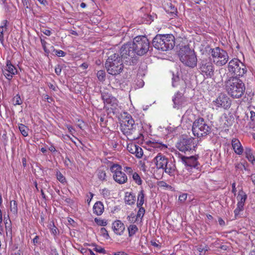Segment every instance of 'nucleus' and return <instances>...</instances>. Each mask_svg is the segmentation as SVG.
Segmentation results:
<instances>
[{
  "label": "nucleus",
  "instance_id": "nucleus-32",
  "mask_svg": "<svg viewBox=\"0 0 255 255\" xmlns=\"http://www.w3.org/2000/svg\"><path fill=\"white\" fill-rule=\"evenodd\" d=\"M18 128L23 136L26 137L28 135V128L27 127L21 124L19 125Z\"/></svg>",
  "mask_w": 255,
  "mask_h": 255
},
{
  "label": "nucleus",
  "instance_id": "nucleus-44",
  "mask_svg": "<svg viewBox=\"0 0 255 255\" xmlns=\"http://www.w3.org/2000/svg\"><path fill=\"white\" fill-rule=\"evenodd\" d=\"M101 194L104 198H108L110 195V191L107 188H104L101 191Z\"/></svg>",
  "mask_w": 255,
  "mask_h": 255
},
{
  "label": "nucleus",
  "instance_id": "nucleus-28",
  "mask_svg": "<svg viewBox=\"0 0 255 255\" xmlns=\"http://www.w3.org/2000/svg\"><path fill=\"white\" fill-rule=\"evenodd\" d=\"M245 153L246 156L249 161H250L253 164H254L255 163V159L254 156L252 154L251 149L248 147L246 148Z\"/></svg>",
  "mask_w": 255,
  "mask_h": 255
},
{
  "label": "nucleus",
  "instance_id": "nucleus-13",
  "mask_svg": "<svg viewBox=\"0 0 255 255\" xmlns=\"http://www.w3.org/2000/svg\"><path fill=\"white\" fill-rule=\"evenodd\" d=\"M120 55L121 58L125 62H128V60L134 57L135 55L131 43H127L122 46L120 49Z\"/></svg>",
  "mask_w": 255,
  "mask_h": 255
},
{
  "label": "nucleus",
  "instance_id": "nucleus-2",
  "mask_svg": "<svg viewBox=\"0 0 255 255\" xmlns=\"http://www.w3.org/2000/svg\"><path fill=\"white\" fill-rule=\"evenodd\" d=\"M123 120L121 123V130L124 134L126 135L129 140H134L138 137L133 135L135 131L136 125L134 121L130 114L124 112L122 116Z\"/></svg>",
  "mask_w": 255,
  "mask_h": 255
},
{
  "label": "nucleus",
  "instance_id": "nucleus-4",
  "mask_svg": "<svg viewBox=\"0 0 255 255\" xmlns=\"http://www.w3.org/2000/svg\"><path fill=\"white\" fill-rule=\"evenodd\" d=\"M174 38L171 34L157 35L153 38L152 44L156 49L166 51L173 48L175 44Z\"/></svg>",
  "mask_w": 255,
  "mask_h": 255
},
{
  "label": "nucleus",
  "instance_id": "nucleus-14",
  "mask_svg": "<svg viewBox=\"0 0 255 255\" xmlns=\"http://www.w3.org/2000/svg\"><path fill=\"white\" fill-rule=\"evenodd\" d=\"M247 199V195L242 190H239L237 197V208L234 210L235 217L237 218L240 214V212L243 211L244 209V206L246 201Z\"/></svg>",
  "mask_w": 255,
  "mask_h": 255
},
{
  "label": "nucleus",
  "instance_id": "nucleus-12",
  "mask_svg": "<svg viewBox=\"0 0 255 255\" xmlns=\"http://www.w3.org/2000/svg\"><path fill=\"white\" fill-rule=\"evenodd\" d=\"M101 97L104 103V107L106 109H111L114 110L118 106V100L106 91H103L101 94Z\"/></svg>",
  "mask_w": 255,
  "mask_h": 255
},
{
  "label": "nucleus",
  "instance_id": "nucleus-50",
  "mask_svg": "<svg viewBox=\"0 0 255 255\" xmlns=\"http://www.w3.org/2000/svg\"><path fill=\"white\" fill-rule=\"evenodd\" d=\"M187 194L186 193H183L180 195L178 197V200L181 202H184L187 199Z\"/></svg>",
  "mask_w": 255,
  "mask_h": 255
},
{
  "label": "nucleus",
  "instance_id": "nucleus-36",
  "mask_svg": "<svg viewBox=\"0 0 255 255\" xmlns=\"http://www.w3.org/2000/svg\"><path fill=\"white\" fill-rule=\"evenodd\" d=\"M48 228L50 230L51 233L54 236H56L59 233V231L55 224H49Z\"/></svg>",
  "mask_w": 255,
  "mask_h": 255
},
{
  "label": "nucleus",
  "instance_id": "nucleus-54",
  "mask_svg": "<svg viewBox=\"0 0 255 255\" xmlns=\"http://www.w3.org/2000/svg\"><path fill=\"white\" fill-rule=\"evenodd\" d=\"M4 225L5 227L6 234L7 235V234H8V230L9 232V233L10 234H11V224H4Z\"/></svg>",
  "mask_w": 255,
  "mask_h": 255
},
{
  "label": "nucleus",
  "instance_id": "nucleus-63",
  "mask_svg": "<svg viewBox=\"0 0 255 255\" xmlns=\"http://www.w3.org/2000/svg\"><path fill=\"white\" fill-rule=\"evenodd\" d=\"M159 185L160 186L163 187H168L169 186L168 184H167L166 182L164 181L160 182Z\"/></svg>",
  "mask_w": 255,
  "mask_h": 255
},
{
  "label": "nucleus",
  "instance_id": "nucleus-6",
  "mask_svg": "<svg viewBox=\"0 0 255 255\" xmlns=\"http://www.w3.org/2000/svg\"><path fill=\"white\" fill-rule=\"evenodd\" d=\"M131 44L135 55H143L149 50V42L147 37L144 36L135 37Z\"/></svg>",
  "mask_w": 255,
  "mask_h": 255
},
{
  "label": "nucleus",
  "instance_id": "nucleus-56",
  "mask_svg": "<svg viewBox=\"0 0 255 255\" xmlns=\"http://www.w3.org/2000/svg\"><path fill=\"white\" fill-rule=\"evenodd\" d=\"M7 23L8 21L7 20H4L2 22V25L0 26L2 28H4L5 30L7 29Z\"/></svg>",
  "mask_w": 255,
  "mask_h": 255
},
{
  "label": "nucleus",
  "instance_id": "nucleus-41",
  "mask_svg": "<svg viewBox=\"0 0 255 255\" xmlns=\"http://www.w3.org/2000/svg\"><path fill=\"white\" fill-rule=\"evenodd\" d=\"M53 51L55 53V54L58 57H64L66 55V53L61 50H56L53 46L51 47Z\"/></svg>",
  "mask_w": 255,
  "mask_h": 255
},
{
  "label": "nucleus",
  "instance_id": "nucleus-49",
  "mask_svg": "<svg viewBox=\"0 0 255 255\" xmlns=\"http://www.w3.org/2000/svg\"><path fill=\"white\" fill-rule=\"evenodd\" d=\"M179 81V78L178 76L174 77L173 76L172 78V86L174 87L177 86Z\"/></svg>",
  "mask_w": 255,
  "mask_h": 255
},
{
  "label": "nucleus",
  "instance_id": "nucleus-46",
  "mask_svg": "<svg viewBox=\"0 0 255 255\" xmlns=\"http://www.w3.org/2000/svg\"><path fill=\"white\" fill-rule=\"evenodd\" d=\"M41 43L44 52L48 55L50 52V50L46 48L47 42L42 39H41Z\"/></svg>",
  "mask_w": 255,
  "mask_h": 255
},
{
  "label": "nucleus",
  "instance_id": "nucleus-57",
  "mask_svg": "<svg viewBox=\"0 0 255 255\" xmlns=\"http://www.w3.org/2000/svg\"><path fill=\"white\" fill-rule=\"evenodd\" d=\"M39 238V237L38 236H36L35 238L33 239V243L34 244V245H35L36 244H39L40 243V242H39L38 241Z\"/></svg>",
  "mask_w": 255,
  "mask_h": 255
},
{
  "label": "nucleus",
  "instance_id": "nucleus-3",
  "mask_svg": "<svg viewBox=\"0 0 255 255\" xmlns=\"http://www.w3.org/2000/svg\"><path fill=\"white\" fill-rule=\"evenodd\" d=\"M105 67L108 73L112 75L120 74L123 70L122 59L118 53L111 55L105 63Z\"/></svg>",
  "mask_w": 255,
  "mask_h": 255
},
{
  "label": "nucleus",
  "instance_id": "nucleus-25",
  "mask_svg": "<svg viewBox=\"0 0 255 255\" xmlns=\"http://www.w3.org/2000/svg\"><path fill=\"white\" fill-rule=\"evenodd\" d=\"M150 142L151 143V146L154 148H158L161 150H165L167 148V146L162 143V142L158 140H156L154 139H151L150 140Z\"/></svg>",
  "mask_w": 255,
  "mask_h": 255
},
{
  "label": "nucleus",
  "instance_id": "nucleus-60",
  "mask_svg": "<svg viewBox=\"0 0 255 255\" xmlns=\"http://www.w3.org/2000/svg\"><path fill=\"white\" fill-rule=\"evenodd\" d=\"M250 119L252 121H254L255 120V112L254 111H250Z\"/></svg>",
  "mask_w": 255,
  "mask_h": 255
},
{
  "label": "nucleus",
  "instance_id": "nucleus-31",
  "mask_svg": "<svg viewBox=\"0 0 255 255\" xmlns=\"http://www.w3.org/2000/svg\"><path fill=\"white\" fill-rule=\"evenodd\" d=\"M138 228L134 224H130L128 227V235L129 237L134 235L137 231Z\"/></svg>",
  "mask_w": 255,
  "mask_h": 255
},
{
  "label": "nucleus",
  "instance_id": "nucleus-62",
  "mask_svg": "<svg viewBox=\"0 0 255 255\" xmlns=\"http://www.w3.org/2000/svg\"><path fill=\"white\" fill-rule=\"evenodd\" d=\"M42 32L45 35L47 36H50L51 34V31L48 29H44Z\"/></svg>",
  "mask_w": 255,
  "mask_h": 255
},
{
  "label": "nucleus",
  "instance_id": "nucleus-38",
  "mask_svg": "<svg viewBox=\"0 0 255 255\" xmlns=\"http://www.w3.org/2000/svg\"><path fill=\"white\" fill-rule=\"evenodd\" d=\"M132 178L133 180L138 185L142 184V180L141 179L139 175L136 173L134 172L132 173Z\"/></svg>",
  "mask_w": 255,
  "mask_h": 255
},
{
  "label": "nucleus",
  "instance_id": "nucleus-10",
  "mask_svg": "<svg viewBox=\"0 0 255 255\" xmlns=\"http://www.w3.org/2000/svg\"><path fill=\"white\" fill-rule=\"evenodd\" d=\"M198 69L201 74L207 77H211L214 74V66L209 58L200 59L198 64Z\"/></svg>",
  "mask_w": 255,
  "mask_h": 255
},
{
  "label": "nucleus",
  "instance_id": "nucleus-43",
  "mask_svg": "<svg viewBox=\"0 0 255 255\" xmlns=\"http://www.w3.org/2000/svg\"><path fill=\"white\" fill-rule=\"evenodd\" d=\"M143 18V20L142 21V22H144L145 23L149 24L153 21L152 16L149 14H144Z\"/></svg>",
  "mask_w": 255,
  "mask_h": 255
},
{
  "label": "nucleus",
  "instance_id": "nucleus-22",
  "mask_svg": "<svg viewBox=\"0 0 255 255\" xmlns=\"http://www.w3.org/2000/svg\"><path fill=\"white\" fill-rule=\"evenodd\" d=\"M232 145L235 152L241 155L243 153L244 148L240 140L237 138H233L232 140Z\"/></svg>",
  "mask_w": 255,
  "mask_h": 255
},
{
  "label": "nucleus",
  "instance_id": "nucleus-59",
  "mask_svg": "<svg viewBox=\"0 0 255 255\" xmlns=\"http://www.w3.org/2000/svg\"><path fill=\"white\" fill-rule=\"evenodd\" d=\"M22 2L23 3V4L24 6L28 8L29 7V1L28 0H22Z\"/></svg>",
  "mask_w": 255,
  "mask_h": 255
},
{
  "label": "nucleus",
  "instance_id": "nucleus-26",
  "mask_svg": "<svg viewBox=\"0 0 255 255\" xmlns=\"http://www.w3.org/2000/svg\"><path fill=\"white\" fill-rule=\"evenodd\" d=\"M112 229L114 232L118 235H121L125 230V224H113Z\"/></svg>",
  "mask_w": 255,
  "mask_h": 255
},
{
  "label": "nucleus",
  "instance_id": "nucleus-40",
  "mask_svg": "<svg viewBox=\"0 0 255 255\" xmlns=\"http://www.w3.org/2000/svg\"><path fill=\"white\" fill-rule=\"evenodd\" d=\"M137 144L133 143H130L127 145V150L131 154H134L135 152V149Z\"/></svg>",
  "mask_w": 255,
  "mask_h": 255
},
{
  "label": "nucleus",
  "instance_id": "nucleus-1",
  "mask_svg": "<svg viewBox=\"0 0 255 255\" xmlns=\"http://www.w3.org/2000/svg\"><path fill=\"white\" fill-rule=\"evenodd\" d=\"M225 89L229 95L232 98L239 99L244 94L246 86L240 78L231 77L225 82Z\"/></svg>",
  "mask_w": 255,
  "mask_h": 255
},
{
  "label": "nucleus",
  "instance_id": "nucleus-18",
  "mask_svg": "<svg viewBox=\"0 0 255 255\" xmlns=\"http://www.w3.org/2000/svg\"><path fill=\"white\" fill-rule=\"evenodd\" d=\"M17 73L16 67L12 64L11 61L9 60H6V66L4 70H3V74L5 77L8 80H10L13 76Z\"/></svg>",
  "mask_w": 255,
  "mask_h": 255
},
{
  "label": "nucleus",
  "instance_id": "nucleus-21",
  "mask_svg": "<svg viewBox=\"0 0 255 255\" xmlns=\"http://www.w3.org/2000/svg\"><path fill=\"white\" fill-rule=\"evenodd\" d=\"M164 172L170 176H174L177 172V168L174 162L170 161L169 159L167 162L164 165L163 169H161Z\"/></svg>",
  "mask_w": 255,
  "mask_h": 255
},
{
  "label": "nucleus",
  "instance_id": "nucleus-15",
  "mask_svg": "<svg viewBox=\"0 0 255 255\" xmlns=\"http://www.w3.org/2000/svg\"><path fill=\"white\" fill-rule=\"evenodd\" d=\"M178 157L181 160V162L186 166L187 169L189 170L188 168H194L198 169L199 163L197 161L198 157L195 156H185L178 154Z\"/></svg>",
  "mask_w": 255,
  "mask_h": 255
},
{
  "label": "nucleus",
  "instance_id": "nucleus-19",
  "mask_svg": "<svg viewBox=\"0 0 255 255\" xmlns=\"http://www.w3.org/2000/svg\"><path fill=\"white\" fill-rule=\"evenodd\" d=\"M168 158L161 153H159L153 158V162L156 168L158 170L163 169L164 165L167 162Z\"/></svg>",
  "mask_w": 255,
  "mask_h": 255
},
{
  "label": "nucleus",
  "instance_id": "nucleus-47",
  "mask_svg": "<svg viewBox=\"0 0 255 255\" xmlns=\"http://www.w3.org/2000/svg\"><path fill=\"white\" fill-rule=\"evenodd\" d=\"M5 29L2 28V27L0 26V41L2 44H3L4 37L3 32L5 31Z\"/></svg>",
  "mask_w": 255,
  "mask_h": 255
},
{
  "label": "nucleus",
  "instance_id": "nucleus-11",
  "mask_svg": "<svg viewBox=\"0 0 255 255\" xmlns=\"http://www.w3.org/2000/svg\"><path fill=\"white\" fill-rule=\"evenodd\" d=\"M110 170L113 173L114 180L120 184L126 183L128 177L124 172L122 171V166L118 164H114L110 167Z\"/></svg>",
  "mask_w": 255,
  "mask_h": 255
},
{
  "label": "nucleus",
  "instance_id": "nucleus-51",
  "mask_svg": "<svg viewBox=\"0 0 255 255\" xmlns=\"http://www.w3.org/2000/svg\"><path fill=\"white\" fill-rule=\"evenodd\" d=\"M66 128L68 129L69 132L73 135V133L75 132V129L70 125H66Z\"/></svg>",
  "mask_w": 255,
  "mask_h": 255
},
{
  "label": "nucleus",
  "instance_id": "nucleus-24",
  "mask_svg": "<svg viewBox=\"0 0 255 255\" xmlns=\"http://www.w3.org/2000/svg\"><path fill=\"white\" fill-rule=\"evenodd\" d=\"M93 213L98 216L102 215L104 211L103 203L101 201H97L93 206Z\"/></svg>",
  "mask_w": 255,
  "mask_h": 255
},
{
  "label": "nucleus",
  "instance_id": "nucleus-37",
  "mask_svg": "<svg viewBox=\"0 0 255 255\" xmlns=\"http://www.w3.org/2000/svg\"><path fill=\"white\" fill-rule=\"evenodd\" d=\"M10 210L13 214H16L17 212V203L15 201L12 200L10 203Z\"/></svg>",
  "mask_w": 255,
  "mask_h": 255
},
{
  "label": "nucleus",
  "instance_id": "nucleus-39",
  "mask_svg": "<svg viewBox=\"0 0 255 255\" xmlns=\"http://www.w3.org/2000/svg\"><path fill=\"white\" fill-rule=\"evenodd\" d=\"M56 177L58 180L62 184H64L66 182V178L59 171L56 172Z\"/></svg>",
  "mask_w": 255,
  "mask_h": 255
},
{
  "label": "nucleus",
  "instance_id": "nucleus-61",
  "mask_svg": "<svg viewBox=\"0 0 255 255\" xmlns=\"http://www.w3.org/2000/svg\"><path fill=\"white\" fill-rule=\"evenodd\" d=\"M95 221L96 223H107L106 221L105 220H100V219H98L97 218H95Z\"/></svg>",
  "mask_w": 255,
  "mask_h": 255
},
{
  "label": "nucleus",
  "instance_id": "nucleus-5",
  "mask_svg": "<svg viewBox=\"0 0 255 255\" xmlns=\"http://www.w3.org/2000/svg\"><path fill=\"white\" fill-rule=\"evenodd\" d=\"M180 61L185 65L190 68H194L197 66V58L194 50L185 46L180 48L179 52Z\"/></svg>",
  "mask_w": 255,
  "mask_h": 255
},
{
  "label": "nucleus",
  "instance_id": "nucleus-58",
  "mask_svg": "<svg viewBox=\"0 0 255 255\" xmlns=\"http://www.w3.org/2000/svg\"><path fill=\"white\" fill-rule=\"evenodd\" d=\"M232 192L235 195H236V192H237V189H236V183L235 182L233 183L232 184Z\"/></svg>",
  "mask_w": 255,
  "mask_h": 255
},
{
  "label": "nucleus",
  "instance_id": "nucleus-16",
  "mask_svg": "<svg viewBox=\"0 0 255 255\" xmlns=\"http://www.w3.org/2000/svg\"><path fill=\"white\" fill-rule=\"evenodd\" d=\"M213 105L215 106L216 109L221 107L226 109L230 108L231 101L227 96L222 94L215 101H213Z\"/></svg>",
  "mask_w": 255,
  "mask_h": 255
},
{
  "label": "nucleus",
  "instance_id": "nucleus-45",
  "mask_svg": "<svg viewBox=\"0 0 255 255\" xmlns=\"http://www.w3.org/2000/svg\"><path fill=\"white\" fill-rule=\"evenodd\" d=\"M100 234L106 239H108L109 237L108 231L105 228L103 227L101 228L100 230Z\"/></svg>",
  "mask_w": 255,
  "mask_h": 255
},
{
  "label": "nucleus",
  "instance_id": "nucleus-64",
  "mask_svg": "<svg viewBox=\"0 0 255 255\" xmlns=\"http://www.w3.org/2000/svg\"><path fill=\"white\" fill-rule=\"evenodd\" d=\"M40 4L44 5V6H46V5L48 4V2L46 0H37Z\"/></svg>",
  "mask_w": 255,
  "mask_h": 255
},
{
  "label": "nucleus",
  "instance_id": "nucleus-7",
  "mask_svg": "<svg viewBox=\"0 0 255 255\" xmlns=\"http://www.w3.org/2000/svg\"><path fill=\"white\" fill-rule=\"evenodd\" d=\"M192 132L198 137L206 136L211 132V128L203 118L196 120L192 126Z\"/></svg>",
  "mask_w": 255,
  "mask_h": 255
},
{
  "label": "nucleus",
  "instance_id": "nucleus-35",
  "mask_svg": "<svg viewBox=\"0 0 255 255\" xmlns=\"http://www.w3.org/2000/svg\"><path fill=\"white\" fill-rule=\"evenodd\" d=\"M135 152L134 153V155L135 156V157L138 159L141 158L143 154V150L138 145H137Z\"/></svg>",
  "mask_w": 255,
  "mask_h": 255
},
{
  "label": "nucleus",
  "instance_id": "nucleus-30",
  "mask_svg": "<svg viewBox=\"0 0 255 255\" xmlns=\"http://www.w3.org/2000/svg\"><path fill=\"white\" fill-rule=\"evenodd\" d=\"M137 207L139 208V209L136 215V221L137 222H138L139 221L141 222V219L145 213V209L142 206Z\"/></svg>",
  "mask_w": 255,
  "mask_h": 255
},
{
  "label": "nucleus",
  "instance_id": "nucleus-17",
  "mask_svg": "<svg viewBox=\"0 0 255 255\" xmlns=\"http://www.w3.org/2000/svg\"><path fill=\"white\" fill-rule=\"evenodd\" d=\"M173 108L179 109L187 104V100L180 92H176L172 97Z\"/></svg>",
  "mask_w": 255,
  "mask_h": 255
},
{
  "label": "nucleus",
  "instance_id": "nucleus-48",
  "mask_svg": "<svg viewBox=\"0 0 255 255\" xmlns=\"http://www.w3.org/2000/svg\"><path fill=\"white\" fill-rule=\"evenodd\" d=\"M94 251H95L96 252H98V253H101V254H105L106 253V250L101 247H97L96 246L95 248H94Z\"/></svg>",
  "mask_w": 255,
  "mask_h": 255
},
{
  "label": "nucleus",
  "instance_id": "nucleus-53",
  "mask_svg": "<svg viewBox=\"0 0 255 255\" xmlns=\"http://www.w3.org/2000/svg\"><path fill=\"white\" fill-rule=\"evenodd\" d=\"M61 67L60 65H57L55 68V72L57 75H59L61 73Z\"/></svg>",
  "mask_w": 255,
  "mask_h": 255
},
{
  "label": "nucleus",
  "instance_id": "nucleus-27",
  "mask_svg": "<svg viewBox=\"0 0 255 255\" xmlns=\"http://www.w3.org/2000/svg\"><path fill=\"white\" fill-rule=\"evenodd\" d=\"M145 201V194H144L143 190L141 189L140 190L137 195V199L136 202L137 207L142 206Z\"/></svg>",
  "mask_w": 255,
  "mask_h": 255
},
{
  "label": "nucleus",
  "instance_id": "nucleus-20",
  "mask_svg": "<svg viewBox=\"0 0 255 255\" xmlns=\"http://www.w3.org/2000/svg\"><path fill=\"white\" fill-rule=\"evenodd\" d=\"M192 142L191 139L184 138L177 143L176 147L180 151L185 152L192 149Z\"/></svg>",
  "mask_w": 255,
  "mask_h": 255
},
{
  "label": "nucleus",
  "instance_id": "nucleus-33",
  "mask_svg": "<svg viewBox=\"0 0 255 255\" xmlns=\"http://www.w3.org/2000/svg\"><path fill=\"white\" fill-rule=\"evenodd\" d=\"M97 176L102 181H106V173L104 170L99 169L97 171Z\"/></svg>",
  "mask_w": 255,
  "mask_h": 255
},
{
  "label": "nucleus",
  "instance_id": "nucleus-8",
  "mask_svg": "<svg viewBox=\"0 0 255 255\" xmlns=\"http://www.w3.org/2000/svg\"><path fill=\"white\" fill-rule=\"evenodd\" d=\"M228 70L233 76L239 78L247 72L246 66L238 59L234 58L228 64Z\"/></svg>",
  "mask_w": 255,
  "mask_h": 255
},
{
  "label": "nucleus",
  "instance_id": "nucleus-52",
  "mask_svg": "<svg viewBox=\"0 0 255 255\" xmlns=\"http://www.w3.org/2000/svg\"><path fill=\"white\" fill-rule=\"evenodd\" d=\"M196 249L197 251H198L200 253V255H203V246L202 245H199L196 247Z\"/></svg>",
  "mask_w": 255,
  "mask_h": 255
},
{
  "label": "nucleus",
  "instance_id": "nucleus-23",
  "mask_svg": "<svg viewBox=\"0 0 255 255\" xmlns=\"http://www.w3.org/2000/svg\"><path fill=\"white\" fill-rule=\"evenodd\" d=\"M125 203L129 205H134L136 201L135 195L131 192H126L124 198Z\"/></svg>",
  "mask_w": 255,
  "mask_h": 255
},
{
  "label": "nucleus",
  "instance_id": "nucleus-29",
  "mask_svg": "<svg viewBox=\"0 0 255 255\" xmlns=\"http://www.w3.org/2000/svg\"><path fill=\"white\" fill-rule=\"evenodd\" d=\"M200 176V174H199V173L197 174L196 176H195L194 175L190 174L189 177L187 175H186V174H184L183 175V182L188 184L190 183V180H193L195 179H197L199 178Z\"/></svg>",
  "mask_w": 255,
  "mask_h": 255
},
{
  "label": "nucleus",
  "instance_id": "nucleus-42",
  "mask_svg": "<svg viewBox=\"0 0 255 255\" xmlns=\"http://www.w3.org/2000/svg\"><path fill=\"white\" fill-rule=\"evenodd\" d=\"M97 76L99 80L103 81L105 80V72L104 71L100 70L97 73Z\"/></svg>",
  "mask_w": 255,
  "mask_h": 255
},
{
  "label": "nucleus",
  "instance_id": "nucleus-34",
  "mask_svg": "<svg viewBox=\"0 0 255 255\" xmlns=\"http://www.w3.org/2000/svg\"><path fill=\"white\" fill-rule=\"evenodd\" d=\"M12 103L14 106L20 105L22 103V101L19 94L16 95L12 98Z\"/></svg>",
  "mask_w": 255,
  "mask_h": 255
},
{
  "label": "nucleus",
  "instance_id": "nucleus-55",
  "mask_svg": "<svg viewBox=\"0 0 255 255\" xmlns=\"http://www.w3.org/2000/svg\"><path fill=\"white\" fill-rule=\"evenodd\" d=\"M125 171L127 172L128 174H132L133 170L130 167L126 166L125 167Z\"/></svg>",
  "mask_w": 255,
  "mask_h": 255
},
{
  "label": "nucleus",
  "instance_id": "nucleus-9",
  "mask_svg": "<svg viewBox=\"0 0 255 255\" xmlns=\"http://www.w3.org/2000/svg\"><path fill=\"white\" fill-rule=\"evenodd\" d=\"M210 53L213 62L217 66H221L225 65L229 60L227 52L218 47L211 49Z\"/></svg>",
  "mask_w": 255,
  "mask_h": 255
}]
</instances>
